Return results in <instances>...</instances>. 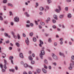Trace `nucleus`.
<instances>
[{
    "mask_svg": "<svg viewBox=\"0 0 74 74\" xmlns=\"http://www.w3.org/2000/svg\"><path fill=\"white\" fill-rule=\"evenodd\" d=\"M49 70H51L52 69V67L51 66H49Z\"/></svg>",
    "mask_w": 74,
    "mask_h": 74,
    "instance_id": "79ce46f5",
    "label": "nucleus"
},
{
    "mask_svg": "<svg viewBox=\"0 0 74 74\" xmlns=\"http://www.w3.org/2000/svg\"><path fill=\"white\" fill-rule=\"evenodd\" d=\"M40 24L41 25H45V23L44 22H40Z\"/></svg>",
    "mask_w": 74,
    "mask_h": 74,
    "instance_id": "c85d7f7f",
    "label": "nucleus"
},
{
    "mask_svg": "<svg viewBox=\"0 0 74 74\" xmlns=\"http://www.w3.org/2000/svg\"><path fill=\"white\" fill-rule=\"evenodd\" d=\"M5 42L6 44H9L10 43V41H9V40H8L6 41Z\"/></svg>",
    "mask_w": 74,
    "mask_h": 74,
    "instance_id": "c9c22d12",
    "label": "nucleus"
},
{
    "mask_svg": "<svg viewBox=\"0 0 74 74\" xmlns=\"http://www.w3.org/2000/svg\"><path fill=\"white\" fill-rule=\"evenodd\" d=\"M19 56L21 58H23V54L21 53L19 55Z\"/></svg>",
    "mask_w": 74,
    "mask_h": 74,
    "instance_id": "a211bd4d",
    "label": "nucleus"
},
{
    "mask_svg": "<svg viewBox=\"0 0 74 74\" xmlns=\"http://www.w3.org/2000/svg\"><path fill=\"white\" fill-rule=\"evenodd\" d=\"M2 71H3V72H5V70L4 69H2Z\"/></svg>",
    "mask_w": 74,
    "mask_h": 74,
    "instance_id": "e2e57ef3",
    "label": "nucleus"
},
{
    "mask_svg": "<svg viewBox=\"0 0 74 74\" xmlns=\"http://www.w3.org/2000/svg\"><path fill=\"white\" fill-rule=\"evenodd\" d=\"M41 69H36V72L38 74H40L41 73Z\"/></svg>",
    "mask_w": 74,
    "mask_h": 74,
    "instance_id": "1a4fd4ad",
    "label": "nucleus"
},
{
    "mask_svg": "<svg viewBox=\"0 0 74 74\" xmlns=\"http://www.w3.org/2000/svg\"><path fill=\"white\" fill-rule=\"evenodd\" d=\"M28 59L29 60H33V58H32V56H29L28 57Z\"/></svg>",
    "mask_w": 74,
    "mask_h": 74,
    "instance_id": "f3484780",
    "label": "nucleus"
},
{
    "mask_svg": "<svg viewBox=\"0 0 74 74\" xmlns=\"http://www.w3.org/2000/svg\"><path fill=\"white\" fill-rule=\"evenodd\" d=\"M3 3H7V0H3Z\"/></svg>",
    "mask_w": 74,
    "mask_h": 74,
    "instance_id": "ea45409f",
    "label": "nucleus"
},
{
    "mask_svg": "<svg viewBox=\"0 0 74 74\" xmlns=\"http://www.w3.org/2000/svg\"><path fill=\"white\" fill-rule=\"evenodd\" d=\"M52 22H53V23H56V21L55 20H52Z\"/></svg>",
    "mask_w": 74,
    "mask_h": 74,
    "instance_id": "49530a36",
    "label": "nucleus"
},
{
    "mask_svg": "<svg viewBox=\"0 0 74 74\" xmlns=\"http://www.w3.org/2000/svg\"><path fill=\"white\" fill-rule=\"evenodd\" d=\"M23 74H27V73L26 72L24 71L23 73Z\"/></svg>",
    "mask_w": 74,
    "mask_h": 74,
    "instance_id": "774afa93",
    "label": "nucleus"
},
{
    "mask_svg": "<svg viewBox=\"0 0 74 74\" xmlns=\"http://www.w3.org/2000/svg\"><path fill=\"white\" fill-rule=\"evenodd\" d=\"M53 17L55 19H56V20H58V19L57 15L54 14L53 15Z\"/></svg>",
    "mask_w": 74,
    "mask_h": 74,
    "instance_id": "9b49d317",
    "label": "nucleus"
},
{
    "mask_svg": "<svg viewBox=\"0 0 74 74\" xmlns=\"http://www.w3.org/2000/svg\"><path fill=\"white\" fill-rule=\"evenodd\" d=\"M40 11H43L44 10V8L42 7H40Z\"/></svg>",
    "mask_w": 74,
    "mask_h": 74,
    "instance_id": "393cba45",
    "label": "nucleus"
},
{
    "mask_svg": "<svg viewBox=\"0 0 74 74\" xmlns=\"http://www.w3.org/2000/svg\"><path fill=\"white\" fill-rule=\"evenodd\" d=\"M69 45H72V42H69Z\"/></svg>",
    "mask_w": 74,
    "mask_h": 74,
    "instance_id": "8fccbe9b",
    "label": "nucleus"
},
{
    "mask_svg": "<svg viewBox=\"0 0 74 74\" xmlns=\"http://www.w3.org/2000/svg\"><path fill=\"white\" fill-rule=\"evenodd\" d=\"M59 55L60 56H63V58H64L65 56H64V53H62L60 52H59Z\"/></svg>",
    "mask_w": 74,
    "mask_h": 74,
    "instance_id": "0eeeda50",
    "label": "nucleus"
},
{
    "mask_svg": "<svg viewBox=\"0 0 74 74\" xmlns=\"http://www.w3.org/2000/svg\"><path fill=\"white\" fill-rule=\"evenodd\" d=\"M74 61H71V63L70 64V66L69 67V70H72L73 67H74Z\"/></svg>",
    "mask_w": 74,
    "mask_h": 74,
    "instance_id": "f03ea898",
    "label": "nucleus"
},
{
    "mask_svg": "<svg viewBox=\"0 0 74 74\" xmlns=\"http://www.w3.org/2000/svg\"><path fill=\"white\" fill-rule=\"evenodd\" d=\"M66 1L68 3H69V2H71V0H66Z\"/></svg>",
    "mask_w": 74,
    "mask_h": 74,
    "instance_id": "37998d69",
    "label": "nucleus"
},
{
    "mask_svg": "<svg viewBox=\"0 0 74 74\" xmlns=\"http://www.w3.org/2000/svg\"><path fill=\"white\" fill-rule=\"evenodd\" d=\"M44 68L45 69H48V67H47V66H46L45 65H44Z\"/></svg>",
    "mask_w": 74,
    "mask_h": 74,
    "instance_id": "72a5a7b5",
    "label": "nucleus"
},
{
    "mask_svg": "<svg viewBox=\"0 0 74 74\" xmlns=\"http://www.w3.org/2000/svg\"><path fill=\"white\" fill-rule=\"evenodd\" d=\"M64 16V15L61 14L60 16V18H62Z\"/></svg>",
    "mask_w": 74,
    "mask_h": 74,
    "instance_id": "cd10ccee",
    "label": "nucleus"
},
{
    "mask_svg": "<svg viewBox=\"0 0 74 74\" xmlns=\"http://www.w3.org/2000/svg\"><path fill=\"white\" fill-rule=\"evenodd\" d=\"M25 14L26 15L27 17H29V16H30V15L29 14H27V12L25 13Z\"/></svg>",
    "mask_w": 74,
    "mask_h": 74,
    "instance_id": "4468645a",
    "label": "nucleus"
},
{
    "mask_svg": "<svg viewBox=\"0 0 74 74\" xmlns=\"http://www.w3.org/2000/svg\"><path fill=\"white\" fill-rule=\"evenodd\" d=\"M50 20H51V18L49 17H48L47 18V20L48 21H50Z\"/></svg>",
    "mask_w": 74,
    "mask_h": 74,
    "instance_id": "6e6d98bb",
    "label": "nucleus"
},
{
    "mask_svg": "<svg viewBox=\"0 0 74 74\" xmlns=\"http://www.w3.org/2000/svg\"><path fill=\"white\" fill-rule=\"evenodd\" d=\"M44 63H45V64H48V61L47 59H45L44 60Z\"/></svg>",
    "mask_w": 74,
    "mask_h": 74,
    "instance_id": "b1692460",
    "label": "nucleus"
},
{
    "mask_svg": "<svg viewBox=\"0 0 74 74\" xmlns=\"http://www.w3.org/2000/svg\"><path fill=\"white\" fill-rule=\"evenodd\" d=\"M39 42L40 43L39 44V46L40 47H42V45H42V44H44V43L43 42H42V41L41 40H40Z\"/></svg>",
    "mask_w": 74,
    "mask_h": 74,
    "instance_id": "39448f33",
    "label": "nucleus"
},
{
    "mask_svg": "<svg viewBox=\"0 0 74 74\" xmlns=\"http://www.w3.org/2000/svg\"><path fill=\"white\" fill-rule=\"evenodd\" d=\"M33 32H30L29 34V35L30 36H33Z\"/></svg>",
    "mask_w": 74,
    "mask_h": 74,
    "instance_id": "a878e982",
    "label": "nucleus"
},
{
    "mask_svg": "<svg viewBox=\"0 0 74 74\" xmlns=\"http://www.w3.org/2000/svg\"><path fill=\"white\" fill-rule=\"evenodd\" d=\"M35 23L36 25H38V23H37L38 22H37V21H35Z\"/></svg>",
    "mask_w": 74,
    "mask_h": 74,
    "instance_id": "f704fd0d",
    "label": "nucleus"
},
{
    "mask_svg": "<svg viewBox=\"0 0 74 74\" xmlns=\"http://www.w3.org/2000/svg\"><path fill=\"white\" fill-rule=\"evenodd\" d=\"M2 56L3 58H5V57L6 56V55L4 54V53H3L2 54Z\"/></svg>",
    "mask_w": 74,
    "mask_h": 74,
    "instance_id": "2eb2a0df",
    "label": "nucleus"
},
{
    "mask_svg": "<svg viewBox=\"0 0 74 74\" xmlns=\"http://www.w3.org/2000/svg\"><path fill=\"white\" fill-rule=\"evenodd\" d=\"M53 64L54 66H56V62H54L53 63Z\"/></svg>",
    "mask_w": 74,
    "mask_h": 74,
    "instance_id": "3c124183",
    "label": "nucleus"
},
{
    "mask_svg": "<svg viewBox=\"0 0 74 74\" xmlns=\"http://www.w3.org/2000/svg\"><path fill=\"white\" fill-rule=\"evenodd\" d=\"M47 3L48 4H50L52 3V1L51 0H47Z\"/></svg>",
    "mask_w": 74,
    "mask_h": 74,
    "instance_id": "5701e85b",
    "label": "nucleus"
},
{
    "mask_svg": "<svg viewBox=\"0 0 74 74\" xmlns=\"http://www.w3.org/2000/svg\"><path fill=\"white\" fill-rule=\"evenodd\" d=\"M71 59L72 60H74V56H71Z\"/></svg>",
    "mask_w": 74,
    "mask_h": 74,
    "instance_id": "4c0bfd02",
    "label": "nucleus"
},
{
    "mask_svg": "<svg viewBox=\"0 0 74 74\" xmlns=\"http://www.w3.org/2000/svg\"><path fill=\"white\" fill-rule=\"evenodd\" d=\"M26 27H30V25L27 24L26 25Z\"/></svg>",
    "mask_w": 74,
    "mask_h": 74,
    "instance_id": "09e8293b",
    "label": "nucleus"
},
{
    "mask_svg": "<svg viewBox=\"0 0 74 74\" xmlns=\"http://www.w3.org/2000/svg\"><path fill=\"white\" fill-rule=\"evenodd\" d=\"M53 57L55 60H58V57H57V56L54 54H53Z\"/></svg>",
    "mask_w": 74,
    "mask_h": 74,
    "instance_id": "423d86ee",
    "label": "nucleus"
},
{
    "mask_svg": "<svg viewBox=\"0 0 74 74\" xmlns=\"http://www.w3.org/2000/svg\"><path fill=\"white\" fill-rule=\"evenodd\" d=\"M24 67H25V68H27V67H28V65H27V64H24Z\"/></svg>",
    "mask_w": 74,
    "mask_h": 74,
    "instance_id": "6ab92c4d",
    "label": "nucleus"
},
{
    "mask_svg": "<svg viewBox=\"0 0 74 74\" xmlns=\"http://www.w3.org/2000/svg\"><path fill=\"white\" fill-rule=\"evenodd\" d=\"M57 30L58 31H60V29L59 28H57Z\"/></svg>",
    "mask_w": 74,
    "mask_h": 74,
    "instance_id": "338daca9",
    "label": "nucleus"
},
{
    "mask_svg": "<svg viewBox=\"0 0 74 74\" xmlns=\"http://www.w3.org/2000/svg\"><path fill=\"white\" fill-rule=\"evenodd\" d=\"M0 67L2 69L3 68V64H0Z\"/></svg>",
    "mask_w": 74,
    "mask_h": 74,
    "instance_id": "7c9ffc66",
    "label": "nucleus"
},
{
    "mask_svg": "<svg viewBox=\"0 0 74 74\" xmlns=\"http://www.w3.org/2000/svg\"><path fill=\"white\" fill-rule=\"evenodd\" d=\"M39 29H41L42 28V27L40 25H39Z\"/></svg>",
    "mask_w": 74,
    "mask_h": 74,
    "instance_id": "0e129e2a",
    "label": "nucleus"
},
{
    "mask_svg": "<svg viewBox=\"0 0 74 74\" xmlns=\"http://www.w3.org/2000/svg\"><path fill=\"white\" fill-rule=\"evenodd\" d=\"M9 70L10 71H11L12 73H14L15 71V70L13 69H9Z\"/></svg>",
    "mask_w": 74,
    "mask_h": 74,
    "instance_id": "f8f14e48",
    "label": "nucleus"
},
{
    "mask_svg": "<svg viewBox=\"0 0 74 74\" xmlns=\"http://www.w3.org/2000/svg\"><path fill=\"white\" fill-rule=\"evenodd\" d=\"M15 70H18V67L17 66H16L15 67Z\"/></svg>",
    "mask_w": 74,
    "mask_h": 74,
    "instance_id": "69168bd1",
    "label": "nucleus"
},
{
    "mask_svg": "<svg viewBox=\"0 0 74 74\" xmlns=\"http://www.w3.org/2000/svg\"><path fill=\"white\" fill-rule=\"evenodd\" d=\"M54 45L55 46H56H56H57V43L55 42L54 43Z\"/></svg>",
    "mask_w": 74,
    "mask_h": 74,
    "instance_id": "4d7b16f0",
    "label": "nucleus"
},
{
    "mask_svg": "<svg viewBox=\"0 0 74 74\" xmlns=\"http://www.w3.org/2000/svg\"><path fill=\"white\" fill-rule=\"evenodd\" d=\"M8 6H10L11 7H12V6H13L12 5V4H11L9 3H8Z\"/></svg>",
    "mask_w": 74,
    "mask_h": 74,
    "instance_id": "bb28decb",
    "label": "nucleus"
},
{
    "mask_svg": "<svg viewBox=\"0 0 74 74\" xmlns=\"http://www.w3.org/2000/svg\"><path fill=\"white\" fill-rule=\"evenodd\" d=\"M3 67L5 70V69H6V64H4L3 65Z\"/></svg>",
    "mask_w": 74,
    "mask_h": 74,
    "instance_id": "473e14b6",
    "label": "nucleus"
},
{
    "mask_svg": "<svg viewBox=\"0 0 74 74\" xmlns=\"http://www.w3.org/2000/svg\"><path fill=\"white\" fill-rule=\"evenodd\" d=\"M68 17L69 18H71V14L70 13H69L68 14Z\"/></svg>",
    "mask_w": 74,
    "mask_h": 74,
    "instance_id": "dca6fc26",
    "label": "nucleus"
},
{
    "mask_svg": "<svg viewBox=\"0 0 74 74\" xmlns=\"http://www.w3.org/2000/svg\"><path fill=\"white\" fill-rule=\"evenodd\" d=\"M46 7L47 10H48V9L49 8V7H48L47 6H46Z\"/></svg>",
    "mask_w": 74,
    "mask_h": 74,
    "instance_id": "bf43d9fd",
    "label": "nucleus"
},
{
    "mask_svg": "<svg viewBox=\"0 0 74 74\" xmlns=\"http://www.w3.org/2000/svg\"><path fill=\"white\" fill-rule=\"evenodd\" d=\"M28 73L29 74H32V73L30 71H29Z\"/></svg>",
    "mask_w": 74,
    "mask_h": 74,
    "instance_id": "680f3d73",
    "label": "nucleus"
},
{
    "mask_svg": "<svg viewBox=\"0 0 74 74\" xmlns=\"http://www.w3.org/2000/svg\"><path fill=\"white\" fill-rule=\"evenodd\" d=\"M4 62L5 64H7V61H6L5 60H4Z\"/></svg>",
    "mask_w": 74,
    "mask_h": 74,
    "instance_id": "2f4dec72",
    "label": "nucleus"
},
{
    "mask_svg": "<svg viewBox=\"0 0 74 74\" xmlns=\"http://www.w3.org/2000/svg\"><path fill=\"white\" fill-rule=\"evenodd\" d=\"M30 25V26L32 27H33V24L32 23H31Z\"/></svg>",
    "mask_w": 74,
    "mask_h": 74,
    "instance_id": "13d9d810",
    "label": "nucleus"
},
{
    "mask_svg": "<svg viewBox=\"0 0 74 74\" xmlns=\"http://www.w3.org/2000/svg\"><path fill=\"white\" fill-rule=\"evenodd\" d=\"M58 8L59 10H58V9H56L55 10V11H56V12L59 13V12H60V11H61V9L60 8V7L59 6L58 7Z\"/></svg>",
    "mask_w": 74,
    "mask_h": 74,
    "instance_id": "7ed1b4c3",
    "label": "nucleus"
},
{
    "mask_svg": "<svg viewBox=\"0 0 74 74\" xmlns=\"http://www.w3.org/2000/svg\"><path fill=\"white\" fill-rule=\"evenodd\" d=\"M31 63L32 64H34L35 63V62L34 61H31Z\"/></svg>",
    "mask_w": 74,
    "mask_h": 74,
    "instance_id": "e433bc0d",
    "label": "nucleus"
},
{
    "mask_svg": "<svg viewBox=\"0 0 74 74\" xmlns=\"http://www.w3.org/2000/svg\"><path fill=\"white\" fill-rule=\"evenodd\" d=\"M65 10L66 11H68V7H66L65 8Z\"/></svg>",
    "mask_w": 74,
    "mask_h": 74,
    "instance_id": "a19ab883",
    "label": "nucleus"
},
{
    "mask_svg": "<svg viewBox=\"0 0 74 74\" xmlns=\"http://www.w3.org/2000/svg\"><path fill=\"white\" fill-rule=\"evenodd\" d=\"M39 14L40 15H42V12H39Z\"/></svg>",
    "mask_w": 74,
    "mask_h": 74,
    "instance_id": "5fc2aeb1",
    "label": "nucleus"
},
{
    "mask_svg": "<svg viewBox=\"0 0 74 74\" xmlns=\"http://www.w3.org/2000/svg\"><path fill=\"white\" fill-rule=\"evenodd\" d=\"M42 71L44 73H47V71L46 70L44 69L43 68L42 69Z\"/></svg>",
    "mask_w": 74,
    "mask_h": 74,
    "instance_id": "ddd939ff",
    "label": "nucleus"
},
{
    "mask_svg": "<svg viewBox=\"0 0 74 74\" xmlns=\"http://www.w3.org/2000/svg\"><path fill=\"white\" fill-rule=\"evenodd\" d=\"M12 34L13 35V38H14L15 39H16L17 38L16 36L15 35L14 33L13 32H12Z\"/></svg>",
    "mask_w": 74,
    "mask_h": 74,
    "instance_id": "6e6552de",
    "label": "nucleus"
},
{
    "mask_svg": "<svg viewBox=\"0 0 74 74\" xmlns=\"http://www.w3.org/2000/svg\"><path fill=\"white\" fill-rule=\"evenodd\" d=\"M11 25H12V26H13L14 25V23L12 22H11Z\"/></svg>",
    "mask_w": 74,
    "mask_h": 74,
    "instance_id": "052dcab7",
    "label": "nucleus"
},
{
    "mask_svg": "<svg viewBox=\"0 0 74 74\" xmlns=\"http://www.w3.org/2000/svg\"><path fill=\"white\" fill-rule=\"evenodd\" d=\"M3 8L4 11H5V10H6V7L5 6H4Z\"/></svg>",
    "mask_w": 74,
    "mask_h": 74,
    "instance_id": "864d4df0",
    "label": "nucleus"
},
{
    "mask_svg": "<svg viewBox=\"0 0 74 74\" xmlns=\"http://www.w3.org/2000/svg\"><path fill=\"white\" fill-rule=\"evenodd\" d=\"M33 40L34 42H36V41H37V39L36 37H33Z\"/></svg>",
    "mask_w": 74,
    "mask_h": 74,
    "instance_id": "aec40b11",
    "label": "nucleus"
},
{
    "mask_svg": "<svg viewBox=\"0 0 74 74\" xmlns=\"http://www.w3.org/2000/svg\"><path fill=\"white\" fill-rule=\"evenodd\" d=\"M5 36H6V37H8V34L7 33H5Z\"/></svg>",
    "mask_w": 74,
    "mask_h": 74,
    "instance_id": "de8ad7c7",
    "label": "nucleus"
},
{
    "mask_svg": "<svg viewBox=\"0 0 74 74\" xmlns=\"http://www.w3.org/2000/svg\"><path fill=\"white\" fill-rule=\"evenodd\" d=\"M16 45V46L17 47H19L20 46H19V43L18 42H16L15 43Z\"/></svg>",
    "mask_w": 74,
    "mask_h": 74,
    "instance_id": "4be33fe9",
    "label": "nucleus"
},
{
    "mask_svg": "<svg viewBox=\"0 0 74 74\" xmlns=\"http://www.w3.org/2000/svg\"><path fill=\"white\" fill-rule=\"evenodd\" d=\"M48 41H49V42H51V41H52L51 39H50V38L49 39Z\"/></svg>",
    "mask_w": 74,
    "mask_h": 74,
    "instance_id": "a18cd8bd",
    "label": "nucleus"
},
{
    "mask_svg": "<svg viewBox=\"0 0 74 74\" xmlns=\"http://www.w3.org/2000/svg\"><path fill=\"white\" fill-rule=\"evenodd\" d=\"M25 42L27 45H29V39L27 38V40H25Z\"/></svg>",
    "mask_w": 74,
    "mask_h": 74,
    "instance_id": "9d476101",
    "label": "nucleus"
},
{
    "mask_svg": "<svg viewBox=\"0 0 74 74\" xmlns=\"http://www.w3.org/2000/svg\"><path fill=\"white\" fill-rule=\"evenodd\" d=\"M14 21L15 22H18L19 21V17L17 16L15 17L14 18Z\"/></svg>",
    "mask_w": 74,
    "mask_h": 74,
    "instance_id": "20e7f679",
    "label": "nucleus"
},
{
    "mask_svg": "<svg viewBox=\"0 0 74 74\" xmlns=\"http://www.w3.org/2000/svg\"><path fill=\"white\" fill-rule=\"evenodd\" d=\"M17 39L18 40H20L21 39V37L20 36V35L19 34H18L17 35Z\"/></svg>",
    "mask_w": 74,
    "mask_h": 74,
    "instance_id": "412c9836",
    "label": "nucleus"
},
{
    "mask_svg": "<svg viewBox=\"0 0 74 74\" xmlns=\"http://www.w3.org/2000/svg\"><path fill=\"white\" fill-rule=\"evenodd\" d=\"M0 20L1 21H3V18L1 16H0Z\"/></svg>",
    "mask_w": 74,
    "mask_h": 74,
    "instance_id": "c756f323",
    "label": "nucleus"
},
{
    "mask_svg": "<svg viewBox=\"0 0 74 74\" xmlns=\"http://www.w3.org/2000/svg\"><path fill=\"white\" fill-rule=\"evenodd\" d=\"M52 27L53 29H56V27L55 25H53Z\"/></svg>",
    "mask_w": 74,
    "mask_h": 74,
    "instance_id": "58836bf2",
    "label": "nucleus"
},
{
    "mask_svg": "<svg viewBox=\"0 0 74 74\" xmlns=\"http://www.w3.org/2000/svg\"><path fill=\"white\" fill-rule=\"evenodd\" d=\"M45 36H49V34H47L46 33H45Z\"/></svg>",
    "mask_w": 74,
    "mask_h": 74,
    "instance_id": "c03bdc74",
    "label": "nucleus"
},
{
    "mask_svg": "<svg viewBox=\"0 0 74 74\" xmlns=\"http://www.w3.org/2000/svg\"><path fill=\"white\" fill-rule=\"evenodd\" d=\"M60 45H62L63 43V41H61V42H60Z\"/></svg>",
    "mask_w": 74,
    "mask_h": 74,
    "instance_id": "603ef678",
    "label": "nucleus"
},
{
    "mask_svg": "<svg viewBox=\"0 0 74 74\" xmlns=\"http://www.w3.org/2000/svg\"><path fill=\"white\" fill-rule=\"evenodd\" d=\"M45 51L43 50H41L39 56L40 57L41 59H42L43 56H42L45 55Z\"/></svg>",
    "mask_w": 74,
    "mask_h": 74,
    "instance_id": "f257e3e1",
    "label": "nucleus"
}]
</instances>
